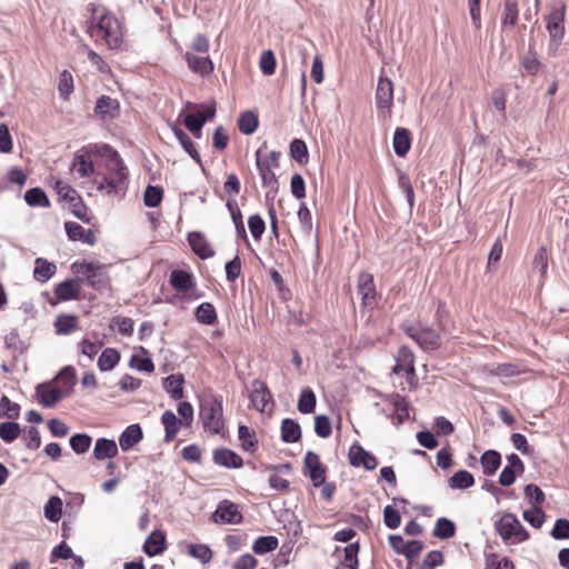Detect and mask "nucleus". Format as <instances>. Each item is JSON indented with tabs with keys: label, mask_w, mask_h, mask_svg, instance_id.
Returning <instances> with one entry per match:
<instances>
[{
	"label": "nucleus",
	"mask_w": 569,
	"mask_h": 569,
	"mask_svg": "<svg viewBox=\"0 0 569 569\" xmlns=\"http://www.w3.org/2000/svg\"><path fill=\"white\" fill-rule=\"evenodd\" d=\"M104 148L109 151L110 176L116 178L118 184L123 189L129 176L128 168L117 150L111 148L109 144H106Z\"/></svg>",
	"instance_id": "9d476101"
},
{
	"label": "nucleus",
	"mask_w": 569,
	"mask_h": 569,
	"mask_svg": "<svg viewBox=\"0 0 569 569\" xmlns=\"http://www.w3.org/2000/svg\"><path fill=\"white\" fill-rule=\"evenodd\" d=\"M443 553L440 550L429 551L422 562H417L413 569H435L443 563Z\"/></svg>",
	"instance_id": "052dcab7"
},
{
	"label": "nucleus",
	"mask_w": 569,
	"mask_h": 569,
	"mask_svg": "<svg viewBox=\"0 0 569 569\" xmlns=\"http://www.w3.org/2000/svg\"><path fill=\"white\" fill-rule=\"evenodd\" d=\"M64 229L68 238L72 241L80 240L83 243L93 246L97 242V237L93 230H84L79 223L68 221L64 223Z\"/></svg>",
	"instance_id": "a211bd4d"
},
{
	"label": "nucleus",
	"mask_w": 569,
	"mask_h": 569,
	"mask_svg": "<svg viewBox=\"0 0 569 569\" xmlns=\"http://www.w3.org/2000/svg\"><path fill=\"white\" fill-rule=\"evenodd\" d=\"M302 472L311 479L315 487H320L325 483L327 468L321 463L320 458L316 452H306Z\"/></svg>",
	"instance_id": "423d86ee"
},
{
	"label": "nucleus",
	"mask_w": 569,
	"mask_h": 569,
	"mask_svg": "<svg viewBox=\"0 0 569 569\" xmlns=\"http://www.w3.org/2000/svg\"><path fill=\"white\" fill-rule=\"evenodd\" d=\"M120 358V352L117 349L106 348L98 359L99 370L102 372L112 370L119 363Z\"/></svg>",
	"instance_id": "e433bc0d"
},
{
	"label": "nucleus",
	"mask_w": 569,
	"mask_h": 569,
	"mask_svg": "<svg viewBox=\"0 0 569 569\" xmlns=\"http://www.w3.org/2000/svg\"><path fill=\"white\" fill-rule=\"evenodd\" d=\"M390 403L393 406V412H386L383 409L381 412L388 418V419H397V425H402L408 418H409V402L405 396H401L399 393H391L387 396L386 398Z\"/></svg>",
	"instance_id": "4468645a"
},
{
	"label": "nucleus",
	"mask_w": 569,
	"mask_h": 569,
	"mask_svg": "<svg viewBox=\"0 0 569 569\" xmlns=\"http://www.w3.org/2000/svg\"><path fill=\"white\" fill-rule=\"evenodd\" d=\"M58 335H70L78 329V317L74 315H59L54 322Z\"/></svg>",
	"instance_id": "ea45409f"
},
{
	"label": "nucleus",
	"mask_w": 569,
	"mask_h": 569,
	"mask_svg": "<svg viewBox=\"0 0 569 569\" xmlns=\"http://www.w3.org/2000/svg\"><path fill=\"white\" fill-rule=\"evenodd\" d=\"M143 439V431L140 425L128 426L119 437V446L122 451H128Z\"/></svg>",
	"instance_id": "412c9836"
},
{
	"label": "nucleus",
	"mask_w": 569,
	"mask_h": 569,
	"mask_svg": "<svg viewBox=\"0 0 569 569\" xmlns=\"http://www.w3.org/2000/svg\"><path fill=\"white\" fill-rule=\"evenodd\" d=\"M267 148V141H263L261 147L256 151V164L259 171V174L262 180L263 187L270 188L271 191L277 192L279 188V182L276 173L273 172L272 167H268L262 163V150Z\"/></svg>",
	"instance_id": "9b49d317"
},
{
	"label": "nucleus",
	"mask_w": 569,
	"mask_h": 569,
	"mask_svg": "<svg viewBox=\"0 0 569 569\" xmlns=\"http://www.w3.org/2000/svg\"><path fill=\"white\" fill-rule=\"evenodd\" d=\"M163 198V189L159 186L148 184L143 192V202L148 208L158 207Z\"/></svg>",
	"instance_id": "5fc2aeb1"
},
{
	"label": "nucleus",
	"mask_w": 569,
	"mask_h": 569,
	"mask_svg": "<svg viewBox=\"0 0 569 569\" xmlns=\"http://www.w3.org/2000/svg\"><path fill=\"white\" fill-rule=\"evenodd\" d=\"M393 101V83L390 79L380 77L376 90V104L378 109L390 110Z\"/></svg>",
	"instance_id": "f3484780"
},
{
	"label": "nucleus",
	"mask_w": 569,
	"mask_h": 569,
	"mask_svg": "<svg viewBox=\"0 0 569 569\" xmlns=\"http://www.w3.org/2000/svg\"><path fill=\"white\" fill-rule=\"evenodd\" d=\"M565 16L566 4L560 2L552 6L547 17V30L550 36V40L559 44L565 37Z\"/></svg>",
	"instance_id": "39448f33"
},
{
	"label": "nucleus",
	"mask_w": 569,
	"mask_h": 569,
	"mask_svg": "<svg viewBox=\"0 0 569 569\" xmlns=\"http://www.w3.org/2000/svg\"><path fill=\"white\" fill-rule=\"evenodd\" d=\"M92 438L88 433H74L69 440L71 449L77 455L86 453L89 450Z\"/></svg>",
	"instance_id": "6e6d98bb"
},
{
	"label": "nucleus",
	"mask_w": 569,
	"mask_h": 569,
	"mask_svg": "<svg viewBox=\"0 0 569 569\" xmlns=\"http://www.w3.org/2000/svg\"><path fill=\"white\" fill-rule=\"evenodd\" d=\"M522 517L533 528H540L545 522L546 513L540 507H533L531 509L525 510Z\"/></svg>",
	"instance_id": "774afa93"
},
{
	"label": "nucleus",
	"mask_w": 569,
	"mask_h": 569,
	"mask_svg": "<svg viewBox=\"0 0 569 569\" xmlns=\"http://www.w3.org/2000/svg\"><path fill=\"white\" fill-rule=\"evenodd\" d=\"M186 60L188 67L196 73L208 76L213 71V62L209 57H198L193 53L187 52Z\"/></svg>",
	"instance_id": "bb28decb"
},
{
	"label": "nucleus",
	"mask_w": 569,
	"mask_h": 569,
	"mask_svg": "<svg viewBox=\"0 0 569 569\" xmlns=\"http://www.w3.org/2000/svg\"><path fill=\"white\" fill-rule=\"evenodd\" d=\"M184 377L181 373L170 375L162 380L163 389L173 400H181L183 392Z\"/></svg>",
	"instance_id": "5701e85b"
},
{
	"label": "nucleus",
	"mask_w": 569,
	"mask_h": 569,
	"mask_svg": "<svg viewBox=\"0 0 569 569\" xmlns=\"http://www.w3.org/2000/svg\"><path fill=\"white\" fill-rule=\"evenodd\" d=\"M59 94L63 100H68L73 91V77L70 71L63 70L59 76Z\"/></svg>",
	"instance_id": "0e129e2a"
},
{
	"label": "nucleus",
	"mask_w": 569,
	"mask_h": 569,
	"mask_svg": "<svg viewBox=\"0 0 569 569\" xmlns=\"http://www.w3.org/2000/svg\"><path fill=\"white\" fill-rule=\"evenodd\" d=\"M393 150L398 157H406L411 148V134L406 128H397L393 133Z\"/></svg>",
	"instance_id": "b1692460"
},
{
	"label": "nucleus",
	"mask_w": 569,
	"mask_h": 569,
	"mask_svg": "<svg viewBox=\"0 0 569 569\" xmlns=\"http://www.w3.org/2000/svg\"><path fill=\"white\" fill-rule=\"evenodd\" d=\"M118 455V446L114 440L108 438L97 439L93 448V457L97 460L111 459Z\"/></svg>",
	"instance_id": "393cba45"
},
{
	"label": "nucleus",
	"mask_w": 569,
	"mask_h": 569,
	"mask_svg": "<svg viewBox=\"0 0 569 569\" xmlns=\"http://www.w3.org/2000/svg\"><path fill=\"white\" fill-rule=\"evenodd\" d=\"M34 264L33 277L39 282L48 281L57 271V266L44 258H37Z\"/></svg>",
	"instance_id": "f704fd0d"
},
{
	"label": "nucleus",
	"mask_w": 569,
	"mask_h": 569,
	"mask_svg": "<svg viewBox=\"0 0 569 569\" xmlns=\"http://www.w3.org/2000/svg\"><path fill=\"white\" fill-rule=\"evenodd\" d=\"M93 113L103 122H110L120 116V102L107 94L97 99Z\"/></svg>",
	"instance_id": "0eeeda50"
},
{
	"label": "nucleus",
	"mask_w": 569,
	"mask_h": 569,
	"mask_svg": "<svg viewBox=\"0 0 569 569\" xmlns=\"http://www.w3.org/2000/svg\"><path fill=\"white\" fill-rule=\"evenodd\" d=\"M223 407L221 397L206 399L200 406V419L204 430L219 435L224 429Z\"/></svg>",
	"instance_id": "f03ea898"
},
{
	"label": "nucleus",
	"mask_w": 569,
	"mask_h": 569,
	"mask_svg": "<svg viewBox=\"0 0 569 569\" xmlns=\"http://www.w3.org/2000/svg\"><path fill=\"white\" fill-rule=\"evenodd\" d=\"M82 282L81 278L76 277L58 283L54 288L57 300L69 301L79 299Z\"/></svg>",
	"instance_id": "ddd939ff"
},
{
	"label": "nucleus",
	"mask_w": 569,
	"mask_h": 569,
	"mask_svg": "<svg viewBox=\"0 0 569 569\" xmlns=\"http://www.w3.org/2000/svg\"><path fill=\"white\" fill-rule=\"evenodd\" d=\"M425 545L420 540H410L406 543V549L403 550V556L406 557L408 561V569H413L415 559L418 557V555L423 550Z\"/></svg>",
	"instance_id": "680f3d73"
},
{
	"label": "nucleus",
	"mask_w": 569,
	"mask_h": 569,
	"mask_svg": "<svg viewBox=\"0 0 569 569\" xmlns=\"http://www.w3.org/2000/svg\"><path fill=\"white\" fill-rule=\"evenodd\" d=\"M166 550V537L161 531H153L143 543V551L149 557H154Z\"/></svg>",
	"instance_id": "cd10ccee"
},
{
	"label": "nucleus",
	"mask_w": 569,
	"mask_h": 569,
	"mask_svg": "<svg viewBox=\"0 0 569 569\" xmlns=\"http://www.w3.org/2000/svg\"><path fill=\"white\" fill-rule=\"evenodd\" d=\"M301 439L300 425L291 419L286 418L281 422V440L286 443H295Z\"/></svg>",
	"instance_id": "72a5a7b5"
},
{
	"label": "nucleus",
	"mask_w": 569,
	"mask_h": 569,
	"mask_svg": "<svg viewBox=\"0 0 569 569\" xmlns=\"http://www.w3.org/2000/svg\"><path fill=\"white\" fill-rule=\"evenodd\" d=\"M360 550L359 542H352L348 545L345 549V557L342 565L349 569H358L359 568V560H358V553Z\"/></svg>",
	"instance_id": "e2e57ef3"
},
{
	"label": "nucleus",
	"mask_w": 569,
	"mask_h": 569,
	"mask_svg": "<svg viewBox=\"0 0 569 569\" xmlns=\"http://www.w3.org/2000/svg\"><path fill=\"white\" fill-rule=\"evenodd\" d=\"M169 282L171 287L179 292H187L194 284L192 274L180 269L171 272Z\"/></svg>",
	"instance_id": "c756f323"
},
{
	"label": "nucleus",
	"mask_w": 569,
	"mask_h": 569,
	"mask_svg": "<svg viewBox=\"0 0 569 569\" xmlns=\"http://www.w3.org/2000/svg\"><path fill=\"white\" fill-rule=\"evenodd\" d=\"M279 540L274 536H261L258 537L253 545L252 550L257 555H266L272 552L278 548Z\"/></svg>",
	"instance_id": "c03bdc74"
},
{
	"label": "nucleus",
	"mask_w": 569,
	"mask_h": 569,
	"mask_svg": "<svg viewBox=\"0 0 569 569\" xmlns=\"http://www.w3.org/2000/svg\"><path fill=\"white\" fill-rule=\"evenodd\" d=\"M549 263V254L546 247H540L535 253L532 260V271L538 272L543 279L546 277Z\"/></svg>",
	"instance_id": "864d4df0"
},
{
	"label": "nucleus",
	"mask_w": 569,
	"mask_h": 569,
	"mask_svg": "<svg viewBox=\"0 0 569 569\" xmlns=\"http://www.w3.org/2000/svg\"><path fill=\"white\" fill-rule=\"evenodd\" d=\"M20 416V406L3 395L0 399V418L16 420Z\"/></svg>",
	"instance_id": "13d9d810"
},
{
	"label": "nucleus",
	"mask_w": 569,
	"mask_h": 569,
	"mask_svg": "<svg viewBox=\"0 0 569 569\" xmlns=\"http://www.w3.org/2000/svg\"><path fill=\"white\" fill-rule=\"evenodd\" d=\"M56 191L59 197L70 204L72 214L84 223H90L91 218L88 216V208L81 196L71 186L63 183L61 180L56 182Z\"/></svg>",
	"instance_id": "20e7f679"
},
{
	"label": "nucleus",
	"mask_w": 569,
	"mask_h": 569,
	"mask_svg": "<svg viewBox=\"0 0 569 569\" xmlns=\"http://www.w3.org/2000/svg\"><path fill=\"white\" fill-rule=\"evenodd\" d=\"M226 206L231 214V219L232 222L234 223L237 234L248 242V236L242 221V213L238 208L237 202L234 200L229 199Z\"/></svg>",
	"instance_id": "a18cd8bd"
},
{
	"label": "nucleus",
	"mask_w": 569,
	"mask_h": 569,
	"mask_svg": "<svg viewBox=\"0 0 569 569\" xmlns=\"http://www.w3.org/2000/svg\"><path fill=\"white\" fill-rule=\"evenodd\" d=\"M475 485V477L467 470L456 471L448 480V487L451 489L465 490Z\"/></svg>",
	"instance_id": "4c0bfd02"
},
{
	"label": "nucleus",
	"mask_w": 569,
	"mask_h": 569,
	"mask_svg": "<svg viewBox=\"0 0 569 569\" xmlns=\"http://www.w3.org/2000/svg\"><path fill=\"white\" fill-rule=\"evenodd\" d=\"M212 460L216 465L228 469H239L243 466V459L236 451L226 447L214 449Z\"/></svg>",
	"instance_id": "2eb2a0df"
},
{
	"label": "nucleus",
	"mask_w": 569,
	"mask_h": 569,
	"mask_svg": "<svg viewBox=\"0 0 569 569\" xmlns=\"http://www.w3.org/2000/svg\"><path fill=\"white\" fill-rule=\"evenodd\" d=\"M518 0H503L501 13V28H513L518 22Z\"/></svg>",
	"instance_id": "7c9ffc66"
},
{
	"label": "nucleus",
	"mask_w": 569,
	"mask_h": 569,
	"mask_svg": "<svg viewBox=\"0 0 569 569\" xmlns=\"http://www.w3.org/2000/svg\"><path fill=\"white\" fill-rule=\"evenodd\" d=\"M92 18L88 21V33L93 36L94 31L101 34L110 49H118L123 42V32L120 21L107 9H102V13L97 22L93 20V16L98 11V8L91 4Z\"/></svg>",
	"instance_id": "f257e3e1"
},
{
	"label": "nucleus",
	"mask_w": 569,
	"mask_h": 569,
	"mask_svg": "<svg viewBox=\"0 0 569 569\" xmlns=\"http://www.w3.org/2000/svg\"><path fill=\"white\" fill-rule=\"evenodd\" d=\"M259 67L264 76H271L276 71L277 60L272 50H264L260 57Z\"/></svg>",
	"instance_id": "338daca9"
},
{
	"label": "nucleus",
	"mask_w": 569,
	"mask_h": 569,
	"mask_svg": "<svg viewBox=\"0 0 569 569\" xmlns=\"http://www.w3.org/2000/svg\"><path fill=\"white\" fill-rule=\"evenodd\" d=\"M517 525L519 520L516 515L506 512L495 522V529L503 541H508L513 537Z\"/></svg>",
	"instance_id": "aec40b11"
},
{
	"label": "nucleus",
	"mask_w": 569,
	"mask_h": 569,
	"mask_svg": "<svg viewBox=\"0 0 569 569\" xmlns=\"http://www.w3.org/2000/svg\"><path fill=\"white\" fill-rule=\"evenodd\" d=\"M21 433L20 425L16 421H6L0 423V438L10 443L14 441Z\"/></svg>",
	"instance_id": "4d7b16f0"
},
{
	"label": "nucleus",
	"mask_w": 569,
	"mask_h": 569,
	"mask_svg": "<svg viewBox=\"0 0 569 569\" xmlns=\"http://www.w3.org/2000/svg\"><path fill=\"white\" fill-rule=\"evenodd\" d=\"M4 347L12 350V359L17 361L18 353L22 355L26 351L23 341H21L17 330H11L3 339Z\"/></svg>",
	"instance_id": "09e8293b"
},
{
	"label": "nucleus",
	"mask_w": 569,
	"mask_h": 569,
	"mask_svg": "<svg viewBox=\"0 0 569 569\" xmlns=\"http://www.w3.org/2000/svg\"><path fill=\"white\" fill-rule=\"evenodd\" d=\"M290 156L300 164H305L308 162V147L302 139L296 138L290 142Z\"/></svg>",
	"instance_id": "603ef678"
},
{
	"label": "nucleus",
	"mask_w": 569,
	"mask_h": 569,
	"mask_svg": "<svg viewBox=\"0 0 569 569\" xmlns=\"http://www.w3.org/2000/svg\"><path fill=\"white\" fill-rule=\"evenodd\" d=\"M56 379L62 381V388L64 396H68L76 385V369L72 366H66L63 367L59 373L57 375Z\"/></svg>",
	"instance_id": "8fccbe9b"
},
{
	"label": "nucleus",
	"mask_w": 569,
	"mask_h": 569,
	"mask_svg": "<svg viewBox=\"0 0 569 569\" xmlns=\"http://www.w3.org/2000/svg\"><path fill=\"white\" fill-rule=\"evenodd\" d=\"M348 457L352 467L363 466L367 470H373L378 466L377 458L358 443L350 447Z\"/></svg>",
	"instance_id": "f8f14e48"
},
{
	"label": "nucleus",
	"mask_w": 569,
	"mask_h": 569,
	"mask_svg": "<svg viewBox=\"0 0 569 569\" xmlns=\"http://www.w3.org/2000/svg\"><path fill=\"white\" fill-rule=\"evenodd\" d=\"M161 422L164 427V441L170 442L177 436L179 428L183 422L177 418V416L171 411L167 410L161 416Z\"/></svg>",
	"instance_id": "473e14b6"
},
{
	"label": "nucleus",
	"mask_w": 569,
	"mask_h": 569,
	"mask_svg": "<svg viewBox=\"0 0 569 569\" xmlns=\"http://www.w3.org/2000/svg\"><path fill=\"white\" fill-rule=\"evenodd\" d=\"M259 124L257 114L252 111H244L238 118V128L243 134H252Z\"/></svg>",
	"instance_id": "de8ad7c7"
},
{
	"label": "nucleus",
	"mask_w": 569,
	"mask_h": 569,
	"mask_svg": "<svg viewBox=\"0 0 569 569\" xmlns=\"http://www.w3.org/2000/svg\"><path fill=\"white\" fill-rule=\"evenodd\" d=\"M480 465L482 467L483 475L492 476L497 472L501 465V455L493 449L486 450L480 456Z\"/></svg>",
	"instance_id": "c85d7f7f"
},
{
	"label": "nucleus",
	"mask_w": 569,
	"mask_h": 569,
	"mask_svg": "<svg viewBox=\"0 0 569 569\" xmlns=\"http://www.w3.org/2000/svg\"><path fill=\"white\" fill-rule=\"evenodd\" d=\"M62 516V500L58 496L49 498L44 505V517L51 522H58Z\"/></svg>",
	"instance_id": "3c124183"
},
{
	"label": "nucleus",
	"mask_w": 569,
	"mask_h": 569,
	"mask_svg": "<svg viewBox=\"0 0 569 569\" xmlns=\"http://www.w3.org/2000/svg\"><path fill=\"white\" fill-rule=\"evenodd\" d=\"M417 343L423 351H433L441 347V337L438 331L431 328H421Z\"/></svg>",
	"instance_id": "a878e982"
},
{
	"label": "nucleus",
	"mask_w": 569,
	"mask_h": 569,
	"mask_svg": "<svg viewBox=\"0 0 569 569\" xmlns=\"http://www.w3.org/2000/svg\"><path fill=\"white\" fill-rule=\"evenodd\" d=\"M211 518L212 521L217 523L231 525H239L243 520L242 513L238 510L237 505L230 500L220 501Z\"/></svg>",
	"instance_id": "6e6552de"
},
{
	"label": "nucleus",
	"mask_w": 569,
	"mask_h": 569,
	"mask_svg": "<svg viewBox=\"0 0 569 569\" xmlns=\"http://www.w3.org/2000/svg\"><path fill=\"white\" fill-rule=\"evenodd\" d=\"M456 525L448 518H439L433 528V536L439 539H449L456 535Z\"/></svg>",
	"instance_id": "49530a36"
},
{
	"label": "nucleus",
	"mask_w": 569,
	"mask_h": 569,
	"mask_svg": "<svg viewBox=\"0 0 569 569\" xmlns=\"http://www.w3.org/2000/svg\"><path fill=\"white\" fill-rule=\"evenodd\" d=\"M249 398L252 407L260 412L266 410L268 403H273L272 393L267 385L259 379L252 381V391Z\"/></svg>",
	"instance_id": "1a4fd4ad"
},
{
	"label": "nucleus",
	"mask_w": 569,
	"mask_h": 569,
	"mask_svg": "<svg viewBox=\"0 0 569 569\" xmlns=\"http://www.w3.org/2000/svg\"><path fill=\"white\" fill-rule=\"evenodd\" d=\"M188 242L192 251L201 259H208L214 256L213 249L208 243L206 237L198 231L188 234Z\"/></svg>",
	"instance_id": "6ab92c4d"
},
{
	"label": "nucleus",
	"mask_w": 569,
	"mask_h": 569,
	"mask_svg": "<svg viewBox=\"0 0 569 569\" xmlns=\"http://www.w3.org/2000/svg\"><path fill=\"white\" fill-rule=\"evenodd\" d=\"M196 319L207 326H211L217 321V312L212 303L202 302L196 308L194 311Z\"/></svg>",
	"instance_id": "37998d69"
},
{
	"label": "nucleus",
	"mask_w": 569,
	"mask_h": 569,
	"mask_svg": "<svg viewBox=\"0 0 569 569\" xmlns=\"http://www.w3.org/2000/svg\"><path fill=\"white\" fill-rule=\"evenodd\" d=\"M317 405V397L313 390L306 387L301 390L298 399L297 408L300 413L308 415L315 411Z\"/></svg>",
	"instance_id": "58836bf2"
},
{
	"label": "nucleus",
	"mask_w": 569,
	"mask_h": 569,
	"mask_svg": "<svg viewBox=\"0 0 569 569\" xmlns=\"http://www.w3.org/2000/svg\"><path fill=\"white\" fill-rule=\"evenodd\" d=\"M183 123L194 138H201L202 127L206 124V119H200L196 112H191L186 114Z\"/></svg>",
	"instance_id": "bf43d9fd"
},
{
	"label": "nucleus",
	"mask_w": 569,
	"mask_h": 569,
	"mask_svg": "<svg viewBox=\"0 0 569 569\" xmlns=\"http://www.w3.org/2000/svg\"><path fill=\"white\" fill-rule=\"evenodd\" d=\"M486 569H515V566L510 558H500L497 553L491 552L486 556Z\"/></svg>",
	"instance_id": "69168bd1"
},
{
	"label": "nucleus",
	"mask_w": 569,
	"mask_h": 569,
	"mask_svg": "<svg viewBox=\"0 0 569 569\" xmlns=\"http://www.w3.org/2000/svg\"><path fill=\"white\" fill-rule=\"evenodd\" d=\"M24 200L30 207H50V200L47 193L39 187L27 190L24 193Z\"/></svg>",
	"instance_id": "79ce46f5"
},
{
	"label": "nucleus",
	"mask_w": 569,
	"mask_h": 569,
	"mask_svg": "<svg viewBox=\"0 0 569 569\" xmlns=\"http://www.w3.org/2000/svg\"><path fill=\"white\" fill-rule=\"evenodd\" d=\"M36 392L39 402L47 408L54 407L66 397L60 388H53L48 382L39 383L36 387Z\"/></svg>",
	"instance_id": "dca6fc26"
},
{
	"label": "nucleus",
	"mask_w": 569,
	"mask_h": 569,
	"mask_svg": "<svg viewBox=\"0 0 569 569\" xmlns=\"http://www.w3.org/2000/svg\"><path fill=\"white\" fill-rule=\"evenodd\" d=\"M238 438L242 450L247 452H254L258 449L259 441L256 437V432L250 430L248 426L240 425L238 427Z\"/></svg>",
	"instance_id": "c9c22d12"
},
{
	"label": "nucleus",
	"mask_w": 569,
	"mask_h": 569,
	"mask_svg": "<svg viewBox=\"0 0 569 569\" xmlns=\"http://www.w3.org/2000/svg\"><path fill=\"white\" fill-rule=\"evenodd\" d=\"M71 270L76 274H86L87 284L94 290H101L108 284V274L104 271V266L98 262L76 261L71 264Z\"/></svg>",
	"instance_id": "7ed1b4c3"
},
{
	"label": "nucleus",
	"mask_w": 569,
	"mask_h": 569,
	"mask_svg": "<svg viewBox=\"0 0 569 569\" xmlns=\"http://www.w3.org/2000/svg\"><path fill=\"white\" fill-rule=\"evenodd\" d=\"M171 130L174 133L176 138L180 142L183 150L197 162L201 169L204 171L202 160L200 157V153L194 147L193 141L190 139V137L177 124H171Z\"/></svg>",
	"instance_id": "4be33fe9"
},
{
	"label": "nucleus",
	"mask_w": 569,
	"mask_h": 569,
	"mask_svg": "<svg viewBox=\"0 0 569 569\" xmlns=\"http://www.w3.org/2000/svg\"><path fill=\"white\" fill-rule=\"evenodd\" d=\"M358 293L362 296L365 306H372L376 298L373 279L370 274H361L358 281Z\"/></svg>",
	"instance_id": "2f4dec72"
},
{
	"label": "nucleus",
	"mask_w": 569,
	"mask_h": 569,
	"mask_svg": "<svg viewBox=\"0 0 569 569\" xmlns=\"http://www.w3.org/2000/svg\"><path fill=\"white\" fill-rule=\"evenodd\" d=\"M187 553L198 559L202 565H207L212 559V551L209 546L203 543H186Z\"/></svg>",
	"instance_id": "a19ab883"
}]
</instances>
